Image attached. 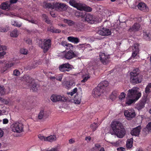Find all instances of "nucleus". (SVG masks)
I'll list each match as a JSON object with an SVG mask.
<instances>
[{
  "mask_svg": "<svg viewBox=\"0 0 151 151\" xmlns=\"http://www.w3.org/2000/svg\"><path fill=\"white\" fill-rule=\"evenodd\" d=\"M99 123L94 122L90 125V127L92 129L93 131H95L97 128Z\"/></svg>",
  "mask_w": 151,
  "mask_h": 151,
  "instance_id": "nucleus-38",
  "label": "nucleus"
},
{
  "mask_svg": "<svg viewBox=\"0 0 151 151\" xmlns=\"http://www.w3.org/2000/svg\"><path fill=\"white\" fill-rule=\"evenodd\" d=\"M51 45V40L48 39L44 43L43 45H40L39 46L43 50V52L45 53L48 50Z\"/></svg>",
  "mask_w": 151,
  "mask_h": 151,
  "instance_id": "nucleus-11",
  "label": "nucleus"
},
{
  "mask_svg": "<svg viewBox=\"0 0 151 151\" xmlns=\"http://www.w3.org/2000/svg\"><path fill=\"white\" fill-rule=\"evenodd\" d=\"M125 150V149L122 147L118 148L117 149V150L118 151H124Z\"/></svg>",
  "mask_w": 151,
  "mask_h": 151,
  "instance_id": "nucleus-60",
  "label": "nucleus"
},
{
  "mask_svg": "<svg viewBox=\"0 0 151 151\" xmlns=\"http://www.w3.org/2000/svg\"><path fill=\"white\" fill-rule=\"evenodd\" d=\"M133 139H128L127 141L126 147L128 149L131 148L133 146Z\"/></svg>",
  "mask_w": 151,
  "mask_h": 151,
  "instance_id": "nucleus-32",
  "label": "nucleus"
},
{
  "mask_svg": "<svg viewBox=\"0 0 151 151\" xmlns=\"http://www.w3.org/2000/svg\"><path fill=\"white\" fill-rule=\"evenodd\" d=\"M143 131H145L146 134L148 133L149 132L151 131V122H149L148 123L146 127L143 129Z\"/></svg>",
  "mask_w": 151,
  "mask_h": 151,
  "instance_id": "nucleus-35",
  "label": "nucleus"
},
{
  "mask_svg": "<svg viewBox=\"0 0 151 151\" xmlns=\"http://www.w3.org/2000/svg\"><path fill=\"white\" fill-rule=\"evenodd\" d=\"M59 150L57 147L52 148L50 150H47L46 151H59Z\"/></svg>",
  "mask_w": 151,
  "mask_h": 151,
  "instance_id": "nucleus-55",
  "label": "nucleus"
},
{
  "mask_svg": "<svg viewBox=\"0 0 151 151\" xmlns=\"http://www.w3.org/2000/svg\"><path fill=\"white\" fill-rule=\"evenodd\" d=\"M38 138L41 140H44V141H46V140H45L47 139V137L44 136H42L40 134L38 135Z\"/></svg>",
  "mask_w": 151,
  "mask_h": 151,
  "instance_id": "nucleus-48",
  "label": "nucleus"
},
{
  "mask_svg": "<svg viewBox=\"0 0 151 151\" xmlns=\"http://www.w3.org/2000/svg\"><path fill=\"white\" fill-rule=\"evenodd\" d=\"M44 21L47 24H50L51 22L48 19V18L47 19H45Z\"/></svg>",
  "mask_w": 151,
  "mask_h": 151,
  "instance_id": "nucleus-64",
  "label": "nucleus"
},
{
  "mask_svg": "<svg viewBox=\"0 0 151 151\" xmlns=\"http://www.w3.org/2000/svg\"><path fill=\"white\" fill-rule=\"evenodd\" d=\"M119 95V92L117 90H114L113 91L110 96V98L112 101H114Z\"/></svg>",
  "mask_w": 151,
  "mask_h": 151,
  "instance_id": "nucleus-28",
  "label": "nucleus"
},
{
  "mask_svg": "<svg viewBox=\"0 0 151 151\" xmlns=\"http://www.w3.org/2000/svg\"><path fill=\"white\" fill-rule=\"evenodd\" d=\"M124 114L126 119L128 120H131L136 116L135 111L133 109L125 110Z\"/></svg>",
  "mask_w": 151,
  "mask_h": 151,
  "instance_id": "nucleus-8",
  "label": "nucleus"
},
{
  "mask_svg": "<svg viewBox=\"0 0 151 151\" xmlns=\"http://www.w3.org/2000/svg\"><path fill=\"white\" fill-rule=\"evenodd\" d=\"M8 120L7 119H4L3 120V123L4 124H6L8 122Z\"/></svg>",
  "mask_w": 151,
  "mask_h": 151,
  "instance_id": "nucleus-61",
  "label": "nucleus"
},
{
  "mask_svg": "<svg viewBox=\"0 0 151 151\" xmlns=\"http://www.w3.org/2000/svg\"><path fill=\"white\" fill-rule=\"evenodd\" d=\"M5 94L4 88L3 86L2 87L0 86V95H3Z\"/></svg>",
  "mask_w": 151,
  "mask_h": 151,
  "instance_id": "nucleus-47",
  "label": "nucleus"
},
{
  "mask_svg": "<svg viewBox=\"0 0 151 151\" xmlns=\"http://www.w3.org/2000/svg\"><path fill=\"white\" fill-rule=\"evenodd\" d=\"M56 135H52L49 136L47 137L46 141H48L50 142H52L55 141L56 139Z\"/></svg>",
  "mask_w": 151,
  "mask_h": 151,
  "instance_id": "nucleus-31",
  "label": "nucleus"
},
{
  "mask_svg": "<svg viewBox=\"0 0 151 151\" xmlns=\"http://www.w3.org/2000/svg\"><path fill=\"white\" fill-rule=\"evenodd\" d=\"M63 77V75L61 74H60L58 75L56 77V80L61 81Z\"/></svg>",
  "mask_w": 151,
  "mask_h": 151,
  "instance_id": "nucleus-46",
  "label": "nucleus"
},
{
  "mask_svg": "<svg viewBox=\"0 0 151 151\" xmlns=\"http://www.w3.org/2000/svg\"><path fill=\"white\" fill-rule=\"evenodd\" d=\"M81 100V99L80 97L77 98V96H76L74 99V102L75 104H79L80 103Z\"/></svg>",
  "mask_w": 151,
  "mask_h": 151,
  "instance_id": "nucleus-45",
  "label": "nucleus"
},
{
  "mask_svg": "<svg viewBox=\"0 0 151 151\" xmlns=\"http://www.w3.org/2000/svg\"><path fill=\"white\" fill-rule=\"evenodd\" d=\"M24 79L27 83V84L29 86H31V84L34 82V79L31 77L28 76L24 77Z\"/></svg>",
  "mask_w": 151,
  "mask_h": 151,
  "instance_id": "nucleus-22",
  "label": "nucleus"
},
{
  "mask_svg": "<svg viewBox=\"0 0 151 151\" xmlns=\"http://www.w3.org/2000/svg\"><path fill=\"white\" fill-rule=\"evenodd\" d=\"M63 57L68 60H70L78 56L76 52H73V51H69L63 52Z\"/></svg>",
  "mask_w": 151,
  "mask_h": 151,
  "instance_id": "nucleus-10",
  "label": "nucleus"
},
{
  "mask_svg": "<svg viewBox=\"0 0 151 151\" xmlns=\"http://www.w3.org/2000/svg\"><path fill=\"white\" fill-rule=\"evenodd\" d=\"M16 63L15 62H9L6 64L1 70V72L4 73L8 70L14 66Z\"/></svg>",
  "mask_w": 151,
  "mask_h": 151,
  "instance_id": "nucleus-16",
  "label": "nucleus"
},
{
  "mask_svg": "<svg viewBox=\"0 0 151 151\" xmlns=\"http://www.w3.org/2000/svg\"><path fill=\"white\" fill-rule=\"evenodd\" d=\"M42 17L44 21H45V19H47L48 18L47 15L45 14H42Z\"/></svg>",
  "mask_w": 151,
  "mask_h": 151,
  "instance_id": "nucleus-59",
  "label": "nucleus"
},
{
  "mask_svg": "<svg viewBox=\"0 0 151 151\" xmlns=\"http://www.w3.org/2000/svg\"><path fill=\"white\" fill-rule=\"evenodd\" d=\"M77 88H74L73 89V91L72 92H71L70 93H68V95H70L71 96H72L74 94H75L77 92Z\"/></svg>",
  "mask_w": 151,
  "mask_h": 151,
  "instance_id": "nucleus-51",
  "label": "nucleus"
},
{
  "mask_svg": "<svg viewBox=\"0 0 151 151\" xmlns=\"http://www.w3.org/2000/svg\"><path fill=\"white\" fill-rule=\"evenodd\" d=\"M138 9L143 12H147L149 11V9L147 6L144 3H140L137 5Z\"/></svg>",
  "mask_w": 151,
  "mask_h": 151,
  "instance_id": "nucleus-17",
  "label": "nucleus"
},
{
  "mask_svg": "<svg viewBox=\"0 0 151 151\" xmlns=\"http://www.w3.org/2000/svg\"><path fill=\"white\" fill-rule=\"evenodd\" d=\"M12 131L17 133H20L23 131L24 125L21 122H17L13 123L11 126Z\"/></svg>",
  "mask_w": 151,
  "mask_h": 151,
  "instance_id": "nucleus-6",
  "label": "nucleus"
},
{
  "mask_svg": "<svg viewBox=\"0 0 151 151\" xmlns=\"http://www.w3.org/2000/svg\"><path fill=\"white\" fill-rule=\"evenodd\" d=\"M11 24L14 26L20 27L21 26V25L18 23V22L14 20H12L11 21Z\"/></svg>",
  "mask_w": 151,
  "mask_h": 151,
  "instance_id": "nucleus-43",
  "label": "nucleus"
},
{
  "mask_svg": "<svg viewBox=\"0 0 151 151\" xmlns=\"http://www.w3.org/2000/svg\"><path fill=\"white\" fill-rule=\"evenodd\" d=\"M65 85L68 88H70L71 86H75V83L72 81H65L64 82Z\"/></svg>",
  "mask_w": 151,
  "mask_h": 151,
  "instance_id": "nucleus-33",
  "label": "nucleus"
},
{
  "mask_svg": "<svg viewBox=\"0 0 151 151\" xmlns=\"http://www.w3.org/2000/svg\"><path fill=\"white\" fill-rule=\"evenodd\" d=\"M14 75L16 76H18L20 74V72L19 70L17 69H15L13 72Z\"/></svg>",
  "mask_w": 151,
  "mask_h": 151,
  "instance_id": "nucleus-50",
  "label": "nucleus"
},
{
  "mask_svg": "<svg viewBox=\"0 0 151 151\" xmlns=\"http://www.w3.org/2000/svg\"><path fill=\"white\" fill-rule=\"evenodd\" d=\"M145 92L147 93H148L150 92V88L147 85L145 88Z\"/></svg>",
  "mask_w": 151,
  "mask_h": 151,
  "instance_id": "nucleus-58",
  "label": "nucleus"
},
{
  "mask_svg": "<svg viewBox=\"0 0 151 151\" xmlns=\"http://www.w3.org/2000/svg\"><path fill=\"white\" fill-rule=\"evenodd\" d=\"M1 8L3 9L9 10L11 9L10 4L8 1L3 2L1 4Z\"/></svg>",
  "mask_w": 151,
  "mask_h": 151,
  "instance_id": "nucleus-25",
  "label": "nucleus"
},
{
  "mask_svg": "<svg viewBox=\"0 0 151 151\" xmlns=\"http://www.w3.org/2000/svg\"><path fill=\"white\" fill-rule=\"evenodd\" d=\"M6 49V46L0 45V58H2L6 54V52L4 51Z\"/></svg>",
  "mask_w": 151,
  "mask_h": 151,
  "instance_id": "nucleus-24",
  "label": "nucleus"
},
{
  "mask_svg": "<svg viewBox=\"0 0 151 151\" xmlns=\"http://www.w3.org/2000/svg\"><path fill=\"white\" fill-rule=\"evenodd\" d=\"M10 36L12 37H16L18 35L17 30L16 29H14L11 33Z\"/></svg>",
  "mask_w": 151,
  "mask_h": 151,
  "instance_id": "nucleus-37",
  "label": "nucleus"
},
{
  "mask_svg": "<svg viewBox=\"0 0 151 151\" xmlns=\"http://www.w3.org/2000/svg\"><path fill=\"white\" fill-rule=\"evenodd\" d=\"M90 76L88 74H86L85 75H83V79L81 81V82L82 83L86 82L90 78Z\"/></svg>",
  "mask_w": 151,
  "mask_h": 151,
  "instance_id": "nucleus-40",
  "label": "nucleus"
},
{
  "mask_svg": "<svg viewBox=\"0 0 151 151\" xmlns=\"http://www.w3.org/2000/svg\"><path fill=\"white\" fill-rule=\"evenodd\" d=\"M146 101L145 100H140L136 105V108L138 110H140L145 107Z\"/></svg>",
  "mask_w": 151,
  "mask_h": 151,
  "instance_id": "nucleus-20",
  "label": "nucleus"
},
{
  "mask_svg": "<svg viewBox=\"0 0 151 151\" xmlns=\"http://www.w3.org/2000/svg\"><path fill=\"white\" fill-rule=\"evenodd\" d=\"M61 45L63 46L66 50L70 51H73L74 48L76 46L72 45L71 44L68 43L65 41H63L61 42Z\"/></svg>",
  "mask_w": 151,
  "mask_h": 151,
  "instance_id": "nucleus-14",
  "label": "nucleus"
},
{
  "mask_svg": "<svg viewBox=\"0 0 151 151\" xmlns=\"http://www.w3.org/2000/svg\"><path fill=\"white\" fill-rule=\"evenodd\" d=\"M85 20L88 23L92 24L94 23V19L92 15L87 14L85 17Z\"/></svg>",
  "mask_w": 151,
  "mask_h": 151,
  "instance_id": "nucleus-21",
  "label": "nucleus"
},
{
  "mask_svg": "<svg viewBox=\"0 0 151 151\" xmlns=\"http://www.w3.org/2000/svg\"><path fill=\"white\" fill-rule=\"evenodd\" d=\"M83 24L81 22H75L74 27L78 31H81L83 27Z\"/></svg>",
  "mask_w": 151,
  "mask_h": 151,
  "instance_id": "nucleus-23",
  "label": "nucleus"
},
{
  "mask_svg": "<svg viewBox=\"0 0 151 151\" xmlns=\"http://www.w3.org/2000/svg\"><path fill=\"white\" fill-rule=\"evenodd\" d=\"M20 52L21 53L24 55H27V49L22 48L20 49Z\"/></svg>",
  "mask_w": 151,
  "mask_h": 151,
  "instance_id": "nucleus-44",
  "label": "nucleus"
},
{
  "mask_svg": "<svg viewBox=\"0 0 151 151\" xmlns=\"http://www.w3.org/2000/svg\"><path fill=\"white\" fill-rule=\"evenodd\" d=\"M69 3L70 5L80 11H84L88 12H90L92 11L91 7L85 4L77 3L75 0H70Z\"/></svg>",
  "mask_w": 151,
  "mask_h": 151,
  "instance_id": "nucleus-5",
  "label": "nucleus"
},
{
  "mask_svg": "<svg viewBox=\"0 0 151 151\" xmlns=\"http://www.w3.org/2000/svg\"><path fill=\"white\" fill-rule=\"evenodd\" d=\"M97 33L102 36H108L111 35V31L106 28L103 27L101 30L98 31Z\"/></svg>",
  "mask_w": 151,
  "mask_h": 151,
  "instance_id": "nucleus-13",
  "label": "nucleus"
},
{
  "mask_svg": "<svg viewBox=\"0 0 151 151\" xmlns=\"http://www.w3.org/2000/svg\"><path fill=\"white\" fill-rule=\"evenodd\" d=\"M139 89L137 87L133 88L128 91L125 101L126 104L130 105L134 103L141 97V93L138 91Z\"/></svg>",
  "mask_w": 151,
  "mask_h": 151,
  "instance_id": "nucleus-1",
  "label": "nucleus"
},
{
  "mask_svg": "<svg viewBox=\"0 0 151 151\" xmlns=\"http://www.w3.org/2000/svg\"><path fill=\"white\" fill-rule=\"evenodd\" d=\"M54 28V27L53 26H50L47 28V30L53 33Z\"/></svg>",
  "mask_w": 151,
  "mask_h": 151,
  "instance_id": "nucleus-54",
  "label": "nucleus"
},
{
  "mask_svg": "<svg viewBox=\"0 0 151 151\" xmlns=\"http://www.w3.org/2000/svg\"><path fill=\"white\" fill-rule=\"evenodd\" d=\"M79 47H81L82 48V50H84L85 48L86 47H90L91 46L89 44H80V45L78 46Z\"/></svg>",
  "mask_w": 151,
  "mask_h": 151,
  "instance_id": "nucleus-41",
  "label": "nucleus"
},
{
  "mask_svg": "<svg viewBox=\"0 0 151 151\" xmlns=\"http://www.w3.org/2000/svg\"><path fill=\"white\" fill-rule=\"evenodd\" d=\"M40 63V62L39 60L34 61L33 62V64L32 65V66L31 67L30 69L35 68Z\"/></svg>",
  "mask_w": 151,
  "mask_h": 151,
  "instance_id": "nucleus-39",
  "label": "nucleus"
},
{
  "mask_svg": "<svg viewBox=\"0 0 151 151\" xmlns=\"http://www.w3.org/2000/svg\"><path fill=\"white\" fill-rule=\"evenodd\" d=\"M44 111L43 110H41L40 112H39L38 117L39 119H42L44 117Z\"/></svg>",
  "mask_w": 151,
  "mask_h": 151,
  "instance_id": "nucleus-42",
  "label": "nucleus"
},
{
  "mask_svg": "<svg viewBox=\"0 0 151 151\" xmlns=\"http://www.w3.org/2000/svg\"><path fill=\"white\" fill-rule=\"evenodd\" d=\"M66 5L64 4L56 3L55 4V9L56 10L62 11L65 10Z\"/></svg>",
  "mask_w": 151,
  "mask_h": 151,
  "instance_id": "nucleus-15",
  "label": "nucleus"
},
{
  "mask_svg": "<svg viewBox=\"0 0 151 151\" xmlns=\"http://www.w3.org/2000/svg\"><path fill=\"white\" fill-rule=\"evenodd\" d=\"M109 83L107 81H104L100 82L96 87L94 88L92 92L93 97L97 98L101 94L106 91V88L108 86Z\"/></svg>",
  "mask_w": 151,
  "mask_h": 151,
  "instance_id": "nucleus-3",
  "label": "nucleus"
},
{
  "mask_svg": "<svg viewBox=\"0 0 151 151\" xmlns=\"http://www.w3.org/2000/svg\"><path fill=\"white\" fill-rule=\"evenodd\" d=\"M111 144L113 145L116 147L119 146L120 144V143L119 141H116V142H111Z\"/></svg>",
  "mask_w": 151,
  "mask_h": 151,
  "instance_id": "nucleus-53",
  "label": "nucleus"
},
{
  "mask_svg": "<svg viewBox=\"0 0 151 151\" xmlns=\"http://www.w3.org/2000/svg\"><path fill=\"white\" fill-rule=\"evenodd\" d=\"M140 71L138 68L133 69L130 73V81L133 84L140 83L142 79V76L140 74Z\"/></svg>",
  "mask_w": 151,
  "mask_h": 151,
  "instance_id": "nucleus-4",
  "label": "nucleus"
},
{
  "mask_svg": "<svg viewBox=\"0 0 151 151\" xmlns=\"http://www.w3.org/2000/svg\"><path fill=\"white\" fill-rule=\"evenodd\" d=\"M9 30L8 28H4L3 27H0V32H7Z\"/></svg>",
  "mask_w": 151,
  "mask_h": 151,
  "instance_id": "nucleus-52",
  "label": "nucleus"
},
{
  "mask_svg": "<svg viewBox=\"0 0 151 151\" xmlns=\"http://www.w3.org/2000/svg\"><path fill=\"white\" fill-rule=\"evenodd\" d=\"M99 56L101 62L104 65H106L110 62V58L109 55L101 52L99 53Z\"/></svg>",
  "mask_w": 151,
  "mask_h": 151,
  "instance_id": "nucleus-7",
  "label": "nucleus"
},
{
  "mask_svg": "<svg viewBox=\"0 0 151 151\" xmlns=\"http://www.w3.org/2000/svg\"><path fill=\"white\" fill-rule=\"evenodd\" d=\"M111 127L115 134L119 138H123L126 134V131L122 124L118 121L112 122Z\"/></svg>",
  "mask_w": 151,
  "mask_h": 151,
  "instance_id": "nucleus-2",
  "label": "nucleus"
},
{
  "mask_svg": "<svg viewBox=\"0 0 151 151\" xmlns=\"http://www.w3.org/2000/svg\"><path fill=\"white\" fill-rule=\"evenodd\" d=\"M63 21L64 23L67 24L69 26H74L75 23L73 21L71 20L66 19H64Z\"/></svg>",
  "mask_w": 151,
  "mask_h": 151,
  "instance_id": "nucleus-34",
  "label": "nucleus"
},
{
  "mask_svg": "<svg viewBox=\"0 0 151 151\" xmlns=\"http://www.w3.org/2000/svg\"><path fill=\"white\" fill-rule=\"evenodd\" d=\"M67 39L69 41L75 44H77L80 42L79 39L77 37L70 36L68 37Z\"/></svg>",
  "mask_w": 151,
  "mask_h": 151,
  "instance_id": "nucleus-27",
  "label": "nucleus"
},
{
  "mask_svg": "<svg viewBox=\"0 0 151 151\" xmlns=\"http://www.w3.org/2000/svg\"><path fill=\"white\" fill-rule=\"evenodd\" d=\"M72 68V65L68 63H64L59 66V69L60 71L63 72H68L71 70Z\"/></svg>",
  "mask_w": 151,
  "mask_h": 151,
  "instance_id": "nucleus-9",
  "label": "nucleus"
},
{
  "mask_svg": "<svg viewBox=\"0 0 151 151\" xmlns=\"http://www.w3.org/2000/svg\"><path fill=\"white\" fill-rule=\"evenodd\" d=\"M26 42L27 43L29 44H31L32 41L30 39H28L26 40Z\"/></svg>",
  "mask_w": 151,
  "mask_h": 151,
  "instance_id": "nucleus-62",
  "label": "nucleus"
},
{
  "mask_svg": "<svg viewBox=\"0 0 151 151\" xmlns=\"http://www.w3.org/2000/svg\"><path fill=\"white\" fill-rule=\"evenodd\" d=\"M126 96V94L124 92L121 93L120 95L119 96V98L122 100L125 98Z\"/></svg>",
  "mask_w": 151,
  "mask_h": 151,
  "instance_id": "nucleus-49",
  "label": "nucleus"
},
{
  "mask_svg": "<svg viewBox=\"0 0 151 151\" xmlns=\"http://www.w3.org/2000/svg\"><path fill=\"white\" fill-rule=\"evenodd\" d=\"M18 0H10L9 4H10V6L11 4L16 3L18 1Z\"/></svg>",
  "mask_w": 151,
  "mask_h": 151,
  "instance_id": "nucleus-56",
  "label": "nucleus"
},
{
  "mask_svg": "<svg viewBox=\"0 0 151 151\" xmlns=\"http://www.w3.org/2000/svg\"><path fill=\"white\" fill-rule=\"evenodd\" d=\"M44 6L47 8L50 9H55V4H51L50 3H44Z\"/></svg>",
  "mask_w": 151,
  "mask_h": 151,
  "instance_id": "nucleus-30",
  "label": "nucleus"
},
{
  "mask_svg": "<svg viewBox=\"0 0 151 151\" xmlns=\"http://www.w3.org/2000/svg\"><path fill=\"white\" fill-rule=\"evenodd\" d=\"M143 38L147 40L150 41L151 40V35L149 32H144Z\"/></svg>",
  "mask_w": 151,
  "mask_h": 151,
  "instance_id": "nucleus-29",
  "label": "nucleus"
},
{
  "mask_svg": "<svg viewBox=\"0 0 151 151\" xmlns=\"http://www.w3.org/2000/svg\"><path fill=\"white\" fill-rule=\"evenodd\" d=\"M141 129V126H138L133 129L131 130L130 133L132 136H138L139 135Z\"/></svg>",
  "mask_w": 151,
  "mask_h": 151,
  "instance_id": "nucleus-19",
  "label": "nucleus"
},
{
  "mask_svg": "<svg viewBox=\"0 0 151 151\" xmlns=\"http://www.w3.org/2000/svg\"><path fill=\"white\" fill-rule=\"evenodd\" d=\"M61 32V31L60 30L58 29H56L55 28H54L53 33H60Z\"/></svg>",
  "mask_w": 151,
  "mask_h": 151,
  "instance_id": "nucleus-57",
  "label": "nucleus"
},
{
  "mask_svg": "<svg viewBox=\"0 0 151 151\" xmlns=\"http://www.w3.org/2000/svg\"><path fill=\"white\" fill-rule=\"evenodd\" d=\"M140 27V24L136 22L132 26L130 27L129 30L130 32H134L138 31Z\"/></svg>",
  "mask_w": 151,
  "mask_h": 151,
  "instance_id": "nucleus-18",
  "label": "nucleus"
},
{
  "mask_svg": "<svg viewBox=\"0 0 151 151\" xmlns=\"http://www.w3.org/2000/svg\"><path fill=\"white\" fill-rule=\"evenodd\" d=\"M29 86L31 88V90H32L33 91H35L37 89V84L34 83V82L31 84V86Z\"/></svg>",
  "mask_w": 151,
  "mask_h": 151,
  "instance_id": "nucleus-36",
  "label": "nucleus"
},
{
  "mask_svg": "<svg viewBox=\"0 0 151 151\" xmlns=\"http://www.w3.org/2000/svg\"><path fill=\"white\" fill-rule=\"evenodd\" d=\"M50 99L53 102L58 101H64L67 99L65 97L60 95L53 94L50 97Z\"/></svg>",
  "mask_w": 151,
  "mask_h": 151,
  "instance_id": "nucleus-12",
  "label": "nucleus"
},
{
  "mask_svg": "<svg viewBox=\"0 0 151 151\" xmlns=\"http://www.w3.org/2000/svg\"><path fill=\"white\" fill-rule=\"evenodd\" d=\"M75 140L72 139H71L69 140V143L70 144H73L75 142Z\"/></svg>",
  "mask_w": 151,
  "mask_h": 151,
  "instance_id": "nucleus-63",
  "label": "nucleus"
},
{
  "mask_svg": "<svg viewBox=\"0 0 151 151\" xmlns=\"http://www.w3.org/2000/svg\"><path fill=\"white\" fill-rule=\"evenodd\" d=\"M134 47L135 49H134L133 50L132 56L131 58H135L137 59L139 58V55H138L139 52V49L137 47L136 48L135 46H134Z\"/></svg>",
  "mask_w": 151,
  "mask_h": 151,
  "instance_id": "nucleus-26",
  "label": "nucleus"
}]
</instances>
